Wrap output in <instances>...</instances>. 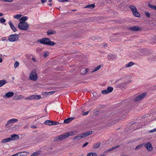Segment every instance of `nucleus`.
Wrapping results in <instances>:
<instances>
[{"label":"nucleus","instance_id":"6","mask_svg":"<svg viewBox=\"0 0 156 156\" xmlns=\"http://www.w3.org/2000/svg\"><path fill=\"white\" fill-rule=\"evenodd\" d=\"M30 80L36 81L38 79V76L35 70H33L30 75Z\"/></svg>","mask_w":156,"mask_h":156},{"label":"nucleus","instance_id":"49","mask_svg":"<svg viewBox=\"0 0 156 156\" xmlns=\"http://www.w3.org/2000/svg\"><path fill=\"white\" fill-rule=\"evenodd\" d=\"M37 126L35 125H32L31 126V128H37Z\"/></svg>","mask_w":156,"mask_h":156},{"label":"nucleus","instance_id":"38","mask_svg":"<svg viewBox=\"0 0 156 156\" xmlns=\"http://www.w3.org/2000/svg\"><path fill=\"white\" fill-rule=\"evenodd\" d=\"M101 93L103 94H107L108 93H109V92H108V91L107 89L106 90H105L102 91Z\"/></svg>","mask_w":156,"mask_h":156},{"label":"nucleus","instance_id":"53","mask_svg":"<svg viewBox=\"0 0 156 156\" xmlns=\"http://www.w3.org/2000/svg\"><path fill=\"white\" fill-rule=\"evenodd\" d=\"M88 113V112H85L83 115H87Z\"/></svg>","mask_w":156,"mask_h":156},{"label":"nucleus","instance_id":"30","mask_svg":"<svg viewBox=\"0 0 156 156\" xmlns=\"http://www.w3.org/2000/svg\"><path fill=\"white\" fill-rule=\"evenodd\" d=\"M95 6V5L94 4H92L90 5H87L85 8H89L90 9H93Z\"/></svg>","mask_w":156,"mask_h":156},{"label":"nucleus","instance_id":"23","mask_svg":"<svg viewBox=\"0 0 156 156\" xmlns=\"http://www.w3.org/2000/svg\"><path fill=\"white\" fill-rule=\"evenodd\" d=\"M11 141V139L8 138L6 139H3L2 140L1 142L3 143L9 142Z\"/></svg>","mask_w":156,"mask_h":156},{"label":"nucleus","instance_id":"24","mask_svg":"<svg viewBox=\"0 0 156 156\" xmlns=\"http://www.w3.org/2000/svg\"><path fill=\"white\" fill-rule=\"evenodd\" d=\"M6 83V81L5 80L3 79L0 80V87L5 84Z\"/></svg>","mask_w":156,"mask_h":156},{"label":"nucleus","instance_id":"20","mask_svg":"<svg viewBox=\"0 0 156 156\" xmlns=\"http://www.w3.org/2000/svg\"><path fill=\"white\" fill-rule=\"evenodd\" d=\"M88 69H81L80 72L82 74H85L88 72Z\"/></svg>","mask_w":156,"mask_h":156},{"label":"nucleus","instance_id":"22","mask_svg":"<svg viewBox=\"0 0 156 156\" xmlns=\"http://www.w3.org/2000/svg\"><path fill=\"white\" fill-rule=\"evenodd\" d=\"M52 121H50L49 120H47L44 122V123L45 124L49 125L51 126L52 125Z\"/></svg>","mask_w":156,"mask_h":156},{"label":"nucleus","instance_id":"48","mask_svg":"<svg viewBox=\"0 0 156 156\" xmlns=\"http://www.w3.org/2000/svg\"><path fill=\"white\" fill-rule=\"evenodd\" d=\"M6 37H3L1 38V40L2 41H5L6 40Z\"/></svg>","mask_w":156,"mask_h":156},{"label":"nucleus","instance_id":"61","mask_svg":"<svg viewBox=\"0 0 156 156\" xmlns=\"http://www.w3.org/2000/svg\"><path fill=\"white\" fill-rule=\"evenodd\" d=\"M0 1H4V0H0Z\"/></svg>","mask_w":156,"mask_h":156},{"label":"nucleus","instance_id":"40","mask_svg":"<svg viewBox=\"0 0 156 156\" xmlns=\"http://www.w3.org/2000/svg\"><path fill=\"white\" fill-rule=\"evenodd\" d=\"M52 125H57L59 124V122H57L52 121Z\"/></svg>","mask_w":156,"mask_h":156},{"label":"nucleus","instance_id":"47","mask_svg":"<svg viewBox=\"0 0 156 156\" xmlns=\"http://www.w3.org/2000/svg\"><path fill=\"white\" fill-rule=\"evenodd\" d=\"M88 144V142H86L83 145L82 147H84L85 146H87Z\"/></svg>","mask_w":156,"mask_h":156},{"label":"nucleus","instance_id":"33","mask_svg":"<svg viewBox=\"0 0 156 156\" xmlns=\"http://www.w3.org/2000/svg\"><path fill=\"white\" fill-rule=\"evenodd\" d=\"M87 156H97V155L94 153H89L87 154Z\"/></svg>","mask_w":156,"mask_h":156},{"label":"nucleus","instance_id":"37","mask_svg":"<svg viewBox=\"0 0 156 156\" xmlns=\"http://www.w3.org/2000/svg\"><path fill=\"white\" fill-rule=\"evenodd\" d=\"M49 55V53L48 52L46 51L44 52V58H45L47 57Z\"/></svg>","mask_w":156,"mask_h":156},{"label":"nucleus","instance_id":"9","mask_svg":"<svg viewBox=\"0 0 156 156\" xmlns=\"http://www.w3.org/2000/svg\"><path fill=\"white\" fill-rule=\"evenodd\" d=\"M131 82L130 80H128L126 81L119 84L118 85V87L124 88H126V85L130 83Z\"/></svg>","mask_w":156,"mask_h":156},{"label":"nucleus","instance_id":"13","mask_svg":"<svg viewBox=\"0 0 156 156\" xmlns=\"http://www.w3.org/2000/svg\"><path fill=\"white\" fill-rule=\"evenodd\" d=\"M144 146L147 150L149 151H151L153 149L152 146L150 142H148L144 144Z\"/></svg>","mask_w":156,"mask_h":156},{"label":"nucleus","instance_id":"36","mask_svg":"<svg viewBox=\"0 0 156 156\" xmlns=\"http://www.w3.org/2000/svg\"><path fill=\"white\" fill-rule=\"evenodd\" d=\"M19 65V63L18 62H16L14 65V67L15 68H16Z\"/></svg>","mask_w":156,"mask_h":156},{"label":"nucleus","instance_id":"29","mask_svg":"<svg viewBox=\"0 0 156 156\" xmlns=\"http://www.w3.org/2000/svg\"><path fill=\"white\" fill-rule=\"evenodd\" d=\"M22 15L20 14H17L14 16V18L17 19H20Z\"/></svg>","mask_w":156,"mask_h":156},{"label":"nucleus","instance_id":"41","mask_svg":"<svg viewBox=\"0 0 156 156\" xmlns=\"http://www.w3.org/2000/svg\"><path fill=\"white\" fill-rule=\"evenodd\" d=\"M5 20L4 18H2L0 20V22L1 23H3L5 22Z\"/></svg>","mask_w":156,"mask_h":156},{"label":"nucleus","instance_id":"12","mask_svg":"<svg viewBox=\"0 0 156 156\" xmlns=\"http://www.w3.org/2000/svg\"><path fill=\"white\" fill-rule=\"evenodd\" d=\"M146 95V94H140L134 98L133 100L134 101L137 102L140 101L142 98L145 97Z\"/></svg>","mask_w":156,"mask_h":156},{"label":"nucleus","instance_id":"32","mask_svg":"<svg viewBox=\"0 0 156 156\" xmlns=\"http://www.w3.org/2000/svg\"><path fill=\"white\" fill-rule=\"evenodd\" d=\"M113 88L111 87H109L107 88V90L109 93L112 92L113 90Z\"/></svg>","mask_w":156,"mask_h":156},{"label":"nucleus","instance_id":"51","mask_svg":"<svg viewBox=\"0 0 156 156\" xmlns=\"http://www.w3.org/2000/svg\"><path fill=\"white\" fill-rule=\"evenodd\" d=\"M20 154V153H18L14 154L13 155H12L11 156H18V154Z\"/></svg>","mask_w":156,"mask_h":156},{"label":"nucleus","instance_id":"39","mask_svg":"<svg viewBox=\"0 0 156 156\" xmlns=\"http://www.w3.org/2000/svg\"><path fill=\"white\" fill-rule=\"evenodd\" d=\"M143 144H140L139 145L137 146V147H136L135 149L136 150L140 148H142L143 147Z\"/></svg>","mask_w":156,"mask_h":156},{"label":"nucleus","instance_id":"2","mask_svg":"<svg viewBox=\"0 0 156 156\" xmlns=\"http://www.w3.org/2000/svg\"><path fill=\"white\" fill-rule=\"evenodd\" d=\"M38 42L41 44H46L50 45H53L55 44V43L53 41H51L48 38H44L41 39H38Z\"/></svg>","mask_w":156,"mask_h":156},{"label":"nucleus","instance_id":"18","mask_svg":"<svg viewBox=\"0 0 156 156\" xmlns=\"http://www.w3.org/2000/svg\"><path fill=\"white\" fill-rule=\"evenodd\" d=\"M119 145L115 146L114 147H113L110 148H109L108 149H107L105 151V152H108L109 151H111L112 150H113L119 147Z\"/></svg>","mask_w":156,"mask_h":156},{"label":"nucleus","instance_id":"34","mask_svg":"<svg viewBox=\"0 0 156 156\" xmlns=\"http://www.w3.org/2000/svg\"><path fill=\"white\" fill-rule=\"evenodd\" d=\"M148 6L150 8H152V9H155V10H156V6L153 5H151L150 4H148Z\"/></svg>","mask_w":156,"mask_h":156},{"label":"nucleus","instance_id":"59","mask_svg":"<svg viewBox=\"0 0 156 156\" xmlns=\"http://www.w3.org/2000/svg\"><path fill=\"white\" fill-rule=\"evenodd\" d=\"M49 5H52V4H51V3L49 4Z\"/></svg>","mask_w":156,"mask_h":156},{"label":"nucleus","instance_id":"26","mask_svg":"<svg viewBox=\"0 0 156 156\" xmlns=\"http://www.w3.org/2000/svg\"><path fill=\"white\" fill-rule=\"evenodd\" d=\"M100 145V143L98 142L97 143L94 144L93 146V147L94 148H97L99 147Z\"/></svg>","mask_w":156,"mask_h":156},{"label":"nucleus","instance_id":"25","mask_svg":"<svg viewBox=\"0 0 156 156\" xmlns=\"http://www.w3.org/2000/svg\"><path fill=\"white\" fill-rule=\"evenodd\" d=\"M28 153L27 152H23L20 153V156H27Z\"/></svg>","mask_w":156,"mask_h":156},{"label":"nucleus","instance_id":"44","mask_svg":"<svg viewBox=\"0 0 156 156\" xmlns=\"http://www.w3.org/2000/svg\"><path fill=\"white\" fill-rule=\"evenodd\" d=\"M145 14L147 17H149L150 16V14L149 13L147 12H145Z\"/></svg>","mask_w":156,"mask_h":156},{"label":"nucleus","instance_id":"5","mask_svg":"<svg viewBox=\"0 0 156 156\" xmlns=\"http://www.w3.org/2000/svg\"><path fill=\"white\" fill-rule=\"evenodd\" d=\"M18 119L15 118H12L8 120L5 124V127L7 128H9L11 127L14 124L17 122Z\"/></svg>","mask_w":156,"mask_h":156},{"label":"nucleus","instance_id":"14","mask_svg":"<svg viewBox=\"0 0 156 156\" xmlns=\"http://www.w3.org/2000/svg\"><path fill=\"white\" fill-rule=\"evenodd\" d=\"M129 29L133 31H140L142 29L141 27L139 26L133 27L130 28Z\"/></svg>","mask_w":156,"mask_h":156},{"label":"nucleus","instance_id":"16","mask_svg":"<svg viewBox=\"0 0 156 156\" xmlns=\"http://www.w3.org/2000/svg\"><path fill=\"white\" fill-rule=\"evenodd\" d=\"M24 96L21 95H17L15 94L14 96V100H20L23 98Z\"/></svg>","mask_w":156,"mask_h":156},{"label":"nucleus","instance_id":"10","mask_svg":"<svg viewBox=\"0 0 156 156\" xmlns=\"http://www.w3.org/2000/svg\"><path fill=\"white\" fill-rule=\"evenodd\" d=\"M14 95V93L12 91L6 93L4 95H2L4 98L8 99L10 98Z\"/></svg>","mask_w":156,"mask_h":156},{"label":"nucleus","instance_id":"21","mask_svg":"<svg viewBox=\"0 0 156 156\" xmlns=\"http://www.w3.org/2000/svg\"><path fill=\"white\" fill-rule=\"evenodd\" d=\"M73 119V118H69L65 119L64 121V123L65 124H68Z\"/></svg>","mask_w":156,"mask_h":156},{"label":"nucleus","instance_id":"17","mask_svg":"<svg viewBox=\"0 0 156 156\" xmlns=\"http://www.w3.org/2000/svg\"><path fill=\"white\" fill-rule=\"evenodd\" d=\"M9 25L10 27L12 30L14 32H16L17 31L16 28L14 27L11 21H9Z\"/></svg>","mask_w":156,"mask_h":156},{"label":"nucleus","instance_id":"57","mask_svg":"<svg viewBox=\"0 0 156 156\" xmlns=\"http://www.w3.org/2000/svg\"><path fill=\"white\" fill-rule=\"evenodd\" d=\"M3 15V14H2V13L0 12V16H2Z\"/></svg>","mask_w":156,"mask_h":156},{"label":"nucleus","instance_id":"35","mask_svg":"<svg viewBox=\"0 0 156 156\" xmlns=\"http://www.w3.org/2000/svg\"><path fill=\"white\" fill-rule=\"evenodd\" d=\"M55 32L54 31H53L52 30H49L48 31L47 34L48 35L53 34H55Z\"/></svg>","mask_w":156,"mask_h":156},{"label":"nucleus","instance_id":"8","mask_svg":"<svg viewBox=\"0 0 156 156\" xmlns=\"http://www.w3.org/2000/svg\"><path fill=\"white\" fill-rule=\"evenodd\" d=\"M130 8L134 16L137 17H139L140 16V14L137 11V9L135 6H130Z\"/></svg>","mask_w":156,"mask_h":156},{"label":"nucleus","instance_id":"52","mask_svg":"<svg viewBox=\"0 0 156 156\" xmlns=\"http://www.w3.org/2000/svg\"><path fill=\"white\" fill-rule=\"evenodd\" d=\"M47 1V0H41V2L42 3H44L45 2Z\"/></svg>","mask_w":156,"mask_h":156},{"label":"nucleus","instance_id":"54","mask_svg":"<svg viewBox=\"0 0 156 156\" xmlns=\"http://www.w3.org/2000/svg\"><path fill=\"white\" fill-rule=\"evenodd\" d=\"M111 55H108V56H107V58H108V59H111L112 58V57H111L110 56H111Z\"/></svg>","mask_w":156,"mask_h":156},{"label":"nucleus","instance_id":"28","mask_svg":"<svg viewBox=\"0 0 156 156\" xmlns=\"http://www.w3.org/2000/svg\"><path fill=\"white\" fill-rule=\"evenodd\" d=\"M133 65L134 63L133 62H130L128 64H126L125 66L126 67H129Z\"/></svg>","mask_w":156,"mask_h":156},{"label":"nucleus","instance_id":"1","mask_svg":"<svg viewBox=\"0 0 156 156\" xmlns=\"http://www.w3.org/2000/svg\"><path fill=\"white\" fill-rule=\"evenodd\" d=\"M77 133L76 131H69L56 137L55 139L56 141H61L66 139L69 136L74 135Z\"/></svg>","mask_w":156,"mask_h":156},{"label":"nucleus","instance_id":"31","mask_svg":"<svg viewBox=\"0 0 156 156\" xmlns=\"http://www.w3.org/2000/svg\"><path fill=\"white\" fill-rule=\"evenodd\" d=\"M40 154V152H39V151H36L31 154V156H37Z\"/></svg>","mask_w":156,"mask_h":156},{"label":"nucleus","instance_id":"19","mask_svg":"<svg viewBox=\"0 0 156 156\" xmlns=\"http://www.w3.org/2000/svg\"><path fill=\"white\" fill-rule=\"evenodd\" d=\"M28 19V17L27 16H23L20 19V22H26L25 21Z\"/></svg>","mask_w":156,"mask_h":156},{"label":"nucleus","instance_id":"58","mask_svg":"<svg viewBox=\"0 0 156 156\" xmlns=\"http://www.w3.org/2000/svg\"><path fill=\"white\" fill-rule=\"evenodd\" d=\"M2 57H3L2 55V54H0V58Z\"/></svg>","mask_w":156,"mask_h":156},{"label":"nucleus","instance_id":"43","mask_svg":"<svg viewBox=\"0 0 156 156\" xmlns=\"http://www.w3.org/2000/svg\"><path fill=\"white\" fill-rule=\"evenodd\" d=\"M58 1L59 2H67L68 0H58Z\"/></svg>","mask_w":156,"mask_h":156},{"label":"nucleus","instance_id":"45","mask_svg":"<svg viewBox=\"0 0 156 156\" xmlns=\"http://www.w3.org/2000/svg\"><path fill=\"white\" fill-rule=\"evenodd\" d=\"M55 93V91H51V92H50L48 93V95L52 94H54Z\"/></svg>","mask_w":156,"mask_h":156},{"label":"nucleus","instance_id":"50","mask_svg":"<svg viewBox=\"0 0 156 156\" xmlns=\"http://www.w3.org/2000/svg\"><path fill=\"white\" fill-rule=\"evenodd\" d=\"M32 59L34 62H36V61H37L36 60V59L35 58L33 57L32 58Z\"/></svg>","mask_w":156,"mask_h":156},{"label":"nucleus","instance_id":"55","mask_svg":"<svg viewBox=\"0 0 156 156\" xmlns=\"http://www.w3.org/2000/svg\"><path fill=\"white\" fill-rule=\"evenodd\" d=\"M2 57L0 58V63H1L2 62L3 60H2Z\"/></svg>","mask_w":156,"mask_h":156},{"label":"nucleus","instance_id":"11","mask_svg":"<svg viewBox=\"0 0 156 156\" xmlns=\"http://www.w3.org/2000/svg\"><path fill=\"white\" fill-rule=\"evenodd\" d=\"M41 98V96L40 95H33L30 96L29 97L26 98L25 100H32L33 99H40Z\"/></svg>","mask_w":156,"mask_h":156},{"label":"nucleus","instance_id":"27","mask_svg":"<svg viewBox=\"0 0 156 156\" xmlns=\"http://www.w3.org/2000/svg\"><path fill=\"white\" fill-rule=\"evenodd\" d=\"M101 65H100L98 66L97 67H95L94 69L92 71V72L93 73L98 71L101 67Z\"/></svg>","mask_w":156,"mask_h":156},{"label":"nucleus","instance_id":"46","mask_svg":"<svg viewBox=\"0 0 156 156\" xmlns=\"http://www.w3.org/2000/svg\"><path fill=\"white\" fill-rule=\"evenodd\" d=\"M13 1V0H4L3 2H12Z\"/></svg>","mask_w":156,"mask_h":156},{"label":"nucleus","instance_id":"15","mask_svg":"<svg viewBox=\"0 0 156 156\" xmlns=\"http://www.w3.org/2000/svg\"><path fill=\"white\" fill-rule=\"evenodd\" d=\"M9 138L11 139V141L12 140H17L19 139V137L17 135L13 134L11 135L10 137H9Z\"/></svg>","mask_w":156,"mask_h":156},{"label":"nucleus","instance_id":"3","mask_svg":"<svg viewBox=\"0 0 156 156\" xmlns=\"http://www.w3.org/2000/svg\"><path fill=\"white\" fill-rule=\"evenodd\" d=\"M92 133L91 131H87L83 133L77 135L76 136L73 137L74 140H79L81 138L87 136L91 134Z\"/></svg>","mask_w":156,"mask_h":156},{"label":"nucleus","instance_id":"56","mask_svg":"<svg viewBox=\"0 0 156 156\" xmlns=\"http://www.w3.org/2000/svg\"><path fill=\"white\" fill-rule=\"evenodd\" d=\"M27 125H26V126H25L23 128H24V129H25L27 128Z\"/></svg>","mask_w":156,"mask_h":156},{"label":"nucleus","instance_id":"60","mask_svg":"<svg viewBox=\"0 0 156 156\" xmlns=\"http://www.w3.org/2000/svg\"><path fill=\"white\" fill-rule=\"evenodd\" d=\"M51 0H49V2H51Z\"/></svg>","mask_w":156,"mask_h":156},{"label":"nucleus","instance_id":"4","mask_svg":"<svg viewBox=\"0 0 156 156\" xmlns=\"http://www.w3.org/2000/svg\"><path fill=\"white\" fill-rule=\"evenodd\" d=\"M18 27L21 30H26L29 29V25L26 22H20L18 24Z\"/></svg>","mask_w":156,"mask_h":156},{"label":"nucleus","instance_id":"7","mask_svg":"<svg viewBox=\"0 0 156 156\" xmlns=\"http://www.w3.org/2000/svg\"><path fill=\"white\" fill-rule=\"evenodd\" d=\"M19 39V35L18 34H12L9 37V41L11 42H14L17 41Z\"/></svg>","mask_w":156,"mask_h":156},{"label":"nucleus","instance_id":"42","mask_svg":"<svg viewBox=\"0 0 156 156\" xmlns=\"http://www.w3.org/2000/svg\"><path fill=\"white\" fill-rule=\"evenodd\" d=\"M156 132V128L153 129H152V130H150L149 131V132L151 133H153V132Z\"/></svg>","mask_w":156,"mask_h":156}]
</instances>
